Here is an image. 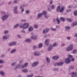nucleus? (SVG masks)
<instances>
[{
	"label": "nucleus",
	"mask_w": 77,
	"mask_h": 77,
	"mask_svg": "<svg viewBox=\"0 0 77 77\" xmlns=\"http://www.w3.org/2000/svg\"><path fill=\"white\" fill-rule=\"evenodd\" d=\"M65 10V7L62 6L60 9V6H58L57 8L56 9V12H60V13H62Z\"/></svg>",
	"instance_id": "nucleus-1"
},
{
	"label": "nucleus",
	"mask_w": 77,
	"mask_h": 77,
	"mask_svg": "<svg viewBox=\"0 0 77 77\" xmlns=\"http://www.w3.org/2000/svg\"><path fill=\"white\" fill-rule=\"evenodd\" d=\"M28 63H25L22 66H21L20 64H18V65L16 66L15 68L14 69L15 70V68H20L22 66V68H26L28 66Z\"/></svg>",
	"instance_id": "nucleus-2"
},
{
	"label": "nucleus",
	"mask_w": 77,
	"mask_h": 77,
	"mask_svg": "<svg viewBox=\"0 0 77 77\" xmlns=\"http://www.w3.org/2000/svg\"><path fill=\"white\" fill-rule=\"evenodd\" d=\"M29 26V23H25L23 24V29H27Z\"/></svg>",
	"instance_id": "nucleus-3"
},
{
	"label": "nucleus",
	"mask_w": 77,
	"mask_h": 77,
	"mask_svg": "<svg viewBox=\"0 0 77 77\" xmlns=\"http://www.w3.org/2000/svg\"><path fill=\"white\" fill-rule=\"evenodd\" d=\"M16 44L17 42H12L9 43L8 45L10 47H12V46H14V45H16Z\"/></svg>",
	"instance_id": "nucleus-4"
},
{
	"label": "nucleus",
	"mask_w": 77,
	"mask_h": 77,
	"mask_svg": "<svg viewBox=\"0 0 77 77\" xmlns=\"http://www.w3.org/2000/svg\"><path fill=\"white\" fill-rule=\"evenodd\" d=\"M50 30V29L48 28H46L43 31V33L44 34H46Z\"/></svg>",
	"instance_id": "nucleus-5"
},
{
	"label": "nucleus",
	"mask_w": 77,
	"mask_h": 77,
	"mask_svg": "<svg viewBox=\"0 0 77 77\" xmlns=\"http://www.w3.org/2000/svg\"><path fill=\"white\" fill-rule=\"evenodd\" d=\"M34 56H40L41 54L38 51H36L35 52L34 54Z\"/></svg>",
	"instance_id": "nucleus-6"
},
{
	"label": "nucleus",
	"mask_w": 77,
	"mask_h": 77,
	"mask_svg": "<svg viewBox=\"0 0 77 77\" xmlns=\"http://www.w3.org/2000/svg\"><path fill=\"white\" fill-rule=\"evenodd\" d=\"M17 9H18V7H17V6H15L14 9V14H17V13H18Z\"/></svg>",
	"instance_id": "nucleus-7"
},
{
	"label": "nucleus",
	"mask_w": 77,
	"mask_h": 77,
	"mask_svg": "<svg viewBox=\"0 0 77 77\" xmlns=\"http://www.w3.org/2000/svg\"><path fill=\"white\" fill-rule=\"evenodd\" d=\"M8 18V15L5 14L2 17V18L3 20H6Z\"/></svg>",
	"instance_id": "nucleus-8"
},
{
	"label": "nucleus",
	"mask_w": 77,
	"mask_h": 77,
	"mask_svg": "<svg viewBox=\"0 0 77 77\" xmlns=\"http://www.w3.org/2000/svg\"><path fill=\"white\" fill-rule=\"evenodd\" d=\"M71 62V60L69 58H66L65 59V62L66 63H70Z\"/></svg>",
	"instance_id": "nucleus-9"
},
{
	"label": "nucleus",
	"mask_w": 77,
	"mask_h": 77,
	"mask_svg": "<svg viewBox=\"0 0 77 77\" xmlns=\"http://www.w3.org/2000/svg\"><path fill=\"white\" fill-rule=\"evenodd\" d=\"M72 77H77V73L75 72H72L71 73Z\"/></svg>",
	"instance_id": "nucleus-10"
},
{
	"label": "nucleus",
	"mask_w": 77,
	"mask_h": 77,
	"mask_svg": "<svg viewBox=\"0 0 77 77\" xmlns=\"http://www.w3.org/2000/svg\"><path fill=\"white\" fill-rule=\"evenodd\" d=\"M39 64V62H36L33 63H32V66L33 67H34V66H36L37 65H38Z\"/></svg>",
	"instance_id": "nucleus-11"
},
{
	"label": "nucleus",
	"mask_w": 77,
	"mask_h": 77,
	"mask_svg": "<svg viewBox=\"0 0 77 77\" xmlns=\"http://www.w3.org/2000/svg\"><path fill=\"white\" fill-rule=\"evenodd\" d=\"M49 40L47 39H46L45 42V45H49Z\"/></svg>",
	"instance_id": "nucleus-12"
},
{
	"label": "nucleus",
	"mask_w": 77,
	"mask_h": 77,
	"mask_svg": "<svg viewBox=\"0 0 77 77\" xmlns=\"http://www.w3.org/2000/svg\"><path fill=\"white\" fill-rule=\"evenodd\" d=\"M28 30L29 32H32L33 30V27L32 26H30L28 28Z\"/></svg>",
	"instance_id": "nucleus-13"
},
{
	"label": "nucleus",
	"mask_w": 77,
	"mask_h": 77,
	"mask_svg": "<svg viewBox=\"0 0 77 77\" xmlns=\"http://www.w3.org/2000/svg\"><path fill=\"white\" fill-rule=\"evenodd\" d=\"M59 58V57L58 56H55L52 57V59L55 60H57Z\"/></svg>",
	"instance_id": "nucleus-14"
},
{
	"label": "nucleus",
	"mask_w": 77,
	"mask_h": 77,
	"mask_svg": "<svg viewBox=\"0 0 77 77\" xmlns=\"http://www.w3.org/2000/svg\"><path fill=\"white\" fill-rule=\"evenodd\" d=\"M31 38L33 39H36V35H33L31 37Z\"/></svg>",
	"instance_id": "nucleus-15"
},
{
	"label": "nucleus",
	"mask_w": 77,
	"mask_h": 77,
	"mask_svg": "<svg viewBox=\"0 0 77 77\" xmlns=\"http://www.w3.org/2000/svg\"><path fill=\"white\" fill-rule=\"evenodd\" d=\"M0 74L2 75V76H5V72L3 71H0Z\"/></svg>",
	"instance_id": "nucleus-16"
},
{
	"label": "nucleus",
	"mask_w": 77,
	"mask_h": 77,
	"mask_svg": "<svg viewBox=\"0 0 77 77\" xmlns=\"http://www.w3.org/2000/svg\"><path fill=\"white\" fill-rule=\"evenodd\" d=\"M25 41L27 42H30L32 41V39H31L28 38L25 39Z\"/></svg>",
	"instance_id": "nucleus-17"
},
{
	"label": "nucleus",
	"mask_w": 77,
	"mask_h": 77,
	"mask_svg": "<svg viewBox=\"0 0 77 77\" xmlns=\"http://www.w3.org/2000/svg\"><path fill=\"white\" fill-rule=\"evenodd\" d=\"M53 48V45H50L48 48V50L49 51H51V50H52V49Z\"/></svg>",
	"instance_id": "nucleus-18"
},
{
	"label": "nucleus",
	"mask_w": 77,
	"mask_h": 77,
	"mask_svg": "<svg viewBox=\"0 0 77 77\" xmlns=\"http://www.w3.org/2000/svg\"><path fill=\"white\" fill-rule=\"evenodd\" d=\"M66 50L67 51H71L72 50L71 49V48H70L69 47H68L66 48Z\"/></svg>",
	"instance_id": "nucleus-19"
},
{
	"label": "nucleus",
	"mask_w": 77,
	"mask_h": 77,
	"mask_svg": "<svg viewBox=\"0 0 77 77\" xmlns=\"http://www.w3.org/2000/svg\"><path fill=\"white\" fill-rule=\"evenodd\" d=\"M72 26H77V21L74 22L72 23Z\"/></svg>",
	"instance_id": "nucleus-20"
},
{
	"label": "nucleus",
	"mask_w": 77,
	"mask_h": 77,
	"mask_svg": "<svg viewBox=\"0 0 77 77\" xmlns=\"http://www.w3.org/2000/svg\"><path fill=\"white\" fill-rule=\"evenodd\" d=\"M60 20L61 21H65V18L63 17H60Z\"/></svg>",
	"instance_id": "nucleus-21"
},
{
	"label": "nucleus",
	"mask_w": 77,
	"mask_h": 77,
	"mask_svg": "<svg viewBox=\"0 0 77 77\" xmlns=\"http://www.w3.org/2000/svg\"><path fill=\"white\" fill-rule=\"evenodd\" d=\"M63 63L62 62H60L59 63H57V66H62V65H63Z\"/></svg>",
	"instance_id": "nucleus-22"
},
{
	"label": "nucleus",
	"mask_w": 77,
	"mask_h": 77,
	"mask_svg": "<svg viewBox=\"0 0 77 77\" xmlns=\"http://www.w3.org/2000/svg\"><path fill=\"white\" fill-rule=\"evenodd\" d=\"M42 15H43L42 13H39L38 15V18H40V17H42Z\"/></svg>",
	"instance_id": "nucleus-23"
},
{
	"label": "nucleus",
	"mask_w": 77,
	"mask_h": 77,
	"mask_svg": "<svg viewBox=\"0 0 77 77\" xmlns=\"http://www.w3.org/2000/svg\"><path fill=\"white\" fill-rule=\"evenodd\" d=\"M69 47L72 50L73 47V45H72V44H71L70 45V47Z\"/></svg>",
	"instance_id": "nucleus-24"
},
{
	"label": "nucleus",
	"mask_w": 77,
	"mask_h": 77,
	"mask_svg": "<svg viewBox=\"0 0 77 77\" xmlns=\"http://www.w3.org/2000/svg\"><path fill=\"white\" fill-rule=\"evenodd\" d=\"M65 44H66V42H63L61 44V46L63 47L65 45Z\"/></svg>",
	"instance_id": "nucleus-25"
},
{
	"label": "nucleus",
	"mask_w": 77,
	"mask_h": 77,
	"mask_svg": "<svg viewBox=\"0 0 77 77\" xmlns=\"http://www.w3.org/2000/svg\"><path fill=\"white\" fill-rule=\"evenodd\" d=\"M22 71H23V72H28V70H27V69H25L23 70H22Z\"/></svg>",
	"instance_id": "nucleus-26"
},
{
	"label": "nucleus",
	"mask_w": 77,
	"mask_h": 77,
	"mask_svg": "<svg viewBox=\"0 0 77 77\" xmlns=\"http://www.w3.org/2000/svg\"><path fill=\"white\" fill-rule=\"evenodd\" d=\"M53 46L54 47H57V43L55 42L53 44Z\"/></svg>",
	"instance_id": "nucleus-27"
},
{
	"label": "nucleus",
	"mask_w": 77,
	"mask_h": 77,
	"mask_svg": "<svg viewBox=\"0 0 77 77\" xmlns=\"http://www.w3.org/2000/svg\"><path fill=\"white\" fill-rule=\"evenodd\" d=\"M42 14L44 15H47V11H44L42 12Z\"/></svg>",
	"instance_id": "nucleus-28"
},
{
	"label": "nucleus",
	"mask_w": 77,
	"mask_h": 77,
	"mask_svg": "<svg viewBox=\"0 0 77 77\" xmlns=\"http://www.w3.org/2000/svg\"><path fill=\"white\" fill-rule=\"evenodd\" d=\"M16 49H14L13 50H11V51L10 52V53H14L16 51Z\"/></svg>",
	"instance_id": "nucleus-29"
},
{
	"label": "nucleus",
	"mask_w": 77,
	"mask_h": 77,
	"mask_svg": "<svg viewBox=\"0 0 77 77\" xmlns=\"http://www.w3.org/2000/svg\"><path fill=\"white\" fill-rule=\"evenodd\" d=\"M46 60L47 61V62H48V63H50V59L49 58L47 57L46 58Z\"/></svg>",
	"instance_id": "nucleus-30"
},
{
	"label": "nucleus",
	"mask_w": 77,
	"mask_h": 77,
	"mask_svg": "<svg viewBox=\"0 0 77 77\" xmlns=\"http://www.w3.org/2000/svg\"><path fill=\"white\" fill-rule=\"evenodd\" d=\"M33 26L35 29H38V25L35 24Z\"/></svg>",
	"instance_id": "nucleus-31"
},
{
	"label": "nucleus",
	"mask_w": 77,
	"mask_h": 77,
	"mask_svg": "<svg viewBox=\"0 0 77 77\" xmlns=\"http://www.w3.org/2000/svg\"><path fill=\"white\" fill-rule=\"evenodd\" d=\"M65 29L66 30H69V29H70V27L69 26H66L65 27Z\"/></svg>",
	"instance_id": "nucleus-32"
},
{
	"label": "nucleus",
	"mask_w": 77,
	"mask_h": 77,
	"mask_svg": "<svg viewBox=\"0 0 77 77\" xmlns=\"http://www.w3.org/2000/svg\"><path fill=\"white\" fill-rule=\"evenodd\" d=\"M57 23L58 24L60 23V21L59 19H58V18H57Z\"/></svg>",
	"instance_id": "nucleus-33"
},
{
	"label": "nucleus",
	"mask_w": 77,
	"mask_h": 77,
	"mask_svg": "<svg viewBox=\"0 0 77 77\" xmlns=\"http://www.w3.org/2000/svg\"><path fill=\"white\" fill-rule=\"evenodd\" d=\"M74 68V66H70L69 68V69H73Z\"/></svg>",
	"instance_id": "nucleus-34"
},
{
	"label": "nucleus",
	"mask_w": 77,
	"mask_h": 77,
	"mask_svg": "<svg viewBox=\"0 0 77 77\" xmlns=\"http://www.w3.org/2000/svg\"><path fill=\"white\" fill-rule=\"evenodd\" d=\"M18 0H14V3H15V4H18Z\"/></svg>",
	"instance_id": "nucleus-35"
},
{
	"label": "nucleus",
	"mask_w": 77,
	"mask_h": 77,
	"mask_svg": "<svg viewBox=\"0 0 77 77\" xmlns=\"http://www.w3.org/2000/svg\"><path fill=\"white\" fill-rule=\"evenodd\" d=\"M67 20L69 22H72V20L69 18H67Z\"/></svg>",
	"instance_id": "nucleus-36"
},
{
	"label": "nucleus",
	"mask_w": 77,
	"mask_h": 77,
	"mask_svg": "<svg viewBox=\"0 0 77 77\" xmlns=\"http://www.w3.org/2000/svg\"><path fill=\"white\" fill-rule=\"evenodd\" d=\"M68 58H69V59H71V58H72V56L71 55H69L68 56Z\"/></svg>",
	"instance_id": "nucleus-37"
},
{
	"label": "nucleus",
	"mask_w": 77,
	"mask_h": 77,
	"mask_svg": "<svg viewBox=\"0 0 77 77\" xmlns=\"http://www.w3.org/2000/svg\"><path fill=\"white\" fill-rule=\"evenodd\" d=\"M8 38V36L7 35H5L3 37V39H6Z\"/></svg>",
	"instance_id": "nucleus-38"
},
{
	"label": "nucleus",
	"mask_w": 77,
	"mask_h": 77,
	"mask_svg": "<svg viewBox=\"0 0 77 77\" xmlns=\"http://www.w3.org/2000/svg\"><path fill=\"white\" fill-rule=\"evenodd\" d=\"M74 15L75 16H76L77 15V11H75L74 12Z\"/></svg>",
	"instance_id": "nucleus-39"
},
{
	"label": "nucleus",
	"mask_w": 77,
	"mask_h": 77,
	"mask_svg": "<svg viewBox=\"0 0 77 77\" xmlns=\"http://www.w3.org/2000/svg\"><path fill=\"white\" fill-rule=\"evenodd\" d=\"M51 8L52 10L54 9V5H52L51 6Z\"/></svg>",
	"instance_id": "nucleus-40"
},
{
	"label": "nucleus",
	"mask_w": 77,
	"mask_h": 77,
	"mask_svg": "<svg viewBox=\"0 0 77 77\" xmlns=\"http://www.w3.org/2000/svg\"><path fill=\"white\" fill-rule=\"evenodd\" d=\"M25 12L26 14H29L30 13V11L27 10Z\"/></svg>",
	"instance_id": "nucleus-41"
},
{
	"label": "nucleus",
	"mask_w": 77,
	"mask_h": 77,
	"mask_svg": "<svg viewBox=\"0 0 77 77\" xmlns=\"http://www.w3.org/2000/svg\"><path fill=\"white\" fill-rule=\"evenodd\" d=\"M19 26V24H17L15 25L14 26V28H16L17 27H18Z\"/></svg>",
	"instance_id": "nucleus-42"
},
{
	"label": "nucleus",
	"mask_w": 77,
	"mask_h": 77,
	"mask_svg": "<svg viewBox=\"0 0 77 77\" xmlns=\"http://www.w3.org/2000/svg\"><path fill=\"white\" fill-rule=\"evenodd\" d=\"M42 45H43L42 44V43L40 44L38 46L39 48H41V47H42Z\"/></svg>",
	"instance_id": "nucleus-43"
},
{
	"label": "nucleus",
	"mask_w": 77,
	"mask_h": 77,
	"mask_svg": "<svg viewBox=\"0 0 77 77\" xmlns=\"http://www.w3.org/2000/svg\"><path fill=\"white\" fill-rule=\"evenodd\" d=\"M16 64H17V62H14L12 64V66H14V65H15Z\"/></svg>",
	"instance_id": "nucleus-44"
},
{
	"label": "nucleus",
	"mask_w": 77,
	"mask_h": 77,
	"mask_svg": "<svg viewBox=\"0 0 77 77\" xmlns=\"http://www.w3.org/2000/svg\"><path fill=\"white\" fill-rule=\"evenodd\" d=\"M44 17L45 18H46L47 19L48 18V15H45L44 16Z\"/></svg>",
	"instance_id": "nucleus-45"
},
{
	"label": "nucleus",
	"mask_w": 77,
	"mask_h": 77,
	"mask_svg": "<svg viewBox=\"0 0 77 77\" xmlns=\"http://www.w3.org/2000/svg\"><path fill=\"white\" fill-rule=\"evenodd\" d=\"M23 62H24V60H19V63H23Z\"/></svg>",
	"instance_id": "nucleus-46"
},
{
	"label": "nucleus",
	"mask_w": 77,
	"mask_h": 77,
	"mask_svg": "<svg viewBox=\"0 0 77 77\" xmlns=\"http://www.w3.org/2000/svg\"><path fill=\"white\" fill-rule=\"evenodd\" d=\"M33 48L34 50H35V49H36V48H37V47H36L35 45H34L33 47Z\"/></svg>",
	"instance_id": "nucleus-47"
},
{
	"label": "nucleus",
	"mask_w": 77,
	"mask_h": 77,
	"mask_svg": "<svg viewBox=\"0 0 77 77\" xmlns=\"http://www.w3.org/2000/svg\"><path fill=\"white\" fill-rule=\"evenodd\" d=\"M51 29L52 30V31H54L56 30V28H51Z\"/></svg>",
	"instance_id": "nucleus-48"
},
{
	"label": "nucleus",
	"mask_w": 77,
	"mask_h": 77,
	"mask_svg": "<svg viewBox=\"0 0 77 77\" xmlns=\"http://www.w3.org/2000/svg\"><path fill=\"white\" fill-rule=\"evenodd\" d=\"M26 19H23L21 20V21L22 22H26Z\"/></svg>",
	"instance_id": "nucleus-49"
},
{
	"label": "nucleus",
	"mask_w": 77,
	"mask_h": 77,
	"mask_svg": "<svg viewBox=\"0 0 77 77\" xmlns=\"http://www.w3.org/2000/svg\"><path fill=\"white\" fill-rule=\"evenodd\" d=\"M76 52H77V51L75 50L73 51L72 53H73L75 54L76 53Z\"/></svg>",
	"instance_id": "nucleus-50"
},
{
	"label": "nucleus",
	"mask_w": 77,
	"mask_h": 77,
	"mask_svg": "<svg viewBox=\"0 0 77 77\" xmlns=\"http://www.w3.org/2000/svg\"><path fill=\"white\" fill-rule=\"evenodd\" d=\"M66 38L68 40H70L71 39V37H67Z\"/></svg>",
	"instance_id": "nucleus-51"
},
{
	"label": "nucleus",
	"mask_w": 77,
	"mask_h": 77,
	"mask_svg": "<svg viewBox=\"0 0 77 77\" xmlns=\"http://www.w3.org/2000/svg\"><path fill=\"white\" fill-rule=\"evenodd\" d=\"M51 8H50V7H48V10L50 12L51 10Z\"/></svg>",
	"instance_id": "nucleus-52"
},
{
	"label": "nucleus",
	"mask_w": 77,
	"mask_h": 77,
	"mask_svg": "<svg viewBox=\"0 0 77 77\" xmlns=\"http://www.w3.org/2000/svg\"><path fill=\"white\" fill-rule=\"evenodd\" d=\"M4 33L6 34L9 33V31H5L4 32Z\"/></svg>",
	"instance_id": "nucleus-53"
},
{
	"label": "nucleus",
	"mask_w": 77,
	"mask_h": 77,
	"mask_svg": "<svg viewBox=\"0 0 77 77\" xmlns=\"http://www.w3.org/2000/svg\"><path fill=\"white\" fill-rule=\"evenodd\" d=\"M4 63V61L2 60H0V63Z\"/></svg>",
	"instance_id": "nucleus-54"
},
{
	"label": "nucleus",
	"mask_w": 77,
	"mask_h": 77,
	"mask_svg": "<svg viewBox=\"0 0 77 77\" xmlns=\"http://www.w3.org/2000/svg\"><path fill=\"white\" fill-rule=\"evenodd\" d=\"M71 12V10L70 9H68L66 10L67 12Z\"/></svg>",
	"instance_id": "nucleus-55"
},
{
	"label": "nucleus",
	"mask_w": 77,
	"mask_h": 77,
	"mask_svg": "<svg viewBox=\"0 0 77 77\" xmlns=\"http://www.w3.org/2000/svg\"><path fill=\"white\" fill-rule=\"evenodd\" d=\"M17 36L19 38H21V36H20V35H17Z\"/></svg>",
	"instance_id": "nucleus-56"
},
{
	"label": "nucleus",
	"mask_w": 77,
	"mask_h": 77,
	"mask_svg": "<svg viewBox=\"0 0 77 77\" xmlns=\"http://www.w3.org/2000/svg\"><path fill=\"white\" fill-rule=\"evenodd\" d=\"M1 57H5V54H2L1 56Z\"/></svg>",
	"instance_id": "nucleus-57"
},
{
	"label": "nucleus",
	"mask_w": 77,
	"mask_h": 77,
	"mask_svg": "<svg viewBox=\"0 0 77 77\" xmlns=\"http://www.w3.org/2000/svg\"><path fill=\"white\" fill-rule=\"evenodd\" d=\"M33 74H32L31 75H30L28 76H27V77H33Z\"/></svg>",
	"instance_id": "nucleus-58"
},
{
	"label": "nucleus",
	"mask_w": 77,
	"mask_h": 77,
	"mask_svg": "<svg viewBox=\"0 0 77 77\" xmlns=\"http://www.w3.org/2000/svg\"><path fill=\"white\" fill-rule=\"evenodd\" d=\"M1 14H5V12L3 11H1Z\"/></svg>",
	"instance_id": "nucleus-59"
},
{
	"label": "nucleus",
	"mask_w": 77,
	"mask_h": 77,
	"mask_svg": "<svg viewBox=\"0 0 77 77\" xmlns=\"http://www.w3.org/2000/svg\"><path fill=\"white\" fill-rule=\"evenodd\" d=\"M21 33H25V31L24 30H22L21 31Z\"/></svg>",
	"instance_id": "nucleus-60"
},
{
	"label": "nucleus",
	"mask_w": 77,
	"mask_h": 77,
	"mask_svg": "<svg viewBox=\"0 0 77 77\" xmlns=\"http://www.w3.org/2000/svg\"><path fill=\"white\" fill-rule=\"evenodd\" d=\"M68 8H72V7L71 6H69L68 7Z\"/></svg>",
	"instance_id": "nucleus-61"
},
{
	"label": "nucleus",
	"mask_w": 77,
	"mask_h": 77,
	"mask_svg": "<svg viewBox=\"0 0 77 77\" xmlns=\"http://www.w3.org/2000/svg\"><path fill=\"white\" fill-rule=\"evenodd\" d=\"M54 66H57V63H55L54 64Z\"/></svg>",
	"instance_id": "nucleus-62"
},
{
	"label": "nucleus",
	"mask_w": 77,
	"mask_h": 77,
	"mask_svg": "<svg viewBox=\"0 0 77 77\" xmlns=\"http://www.w3.org/2000/svg\"><path fill=\"white\" fill-rule=\"evenodd\" d=\"M53 1H50V3L51 5V4H52V3H53Z\"/></svg>",
	"instance_id": "nucleus-63"
},
{
	"label": "nucleus",
	"mask_w": 77,
	"mask_h": 77,
	"mask_svg": "<svg viewBox=\"0 0 77 77\" xmlns=\"http://www.w3.org/2000/svg\"><path fill=\"white\" fill-rule=\"evenodd\" d=\"M75 37H77V33L75 34Z\"/></svg>",
	"instance_id": "nucleus-64"
}]
</instances>
